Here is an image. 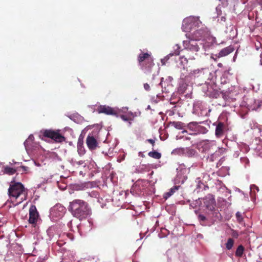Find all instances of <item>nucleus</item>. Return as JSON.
Segmentation results:
<instances>
[{
  "mask_svg": "<svg viewBox=\"0 0 262 262\" xmlns=\"http://www.w3.org/2000/svg\"><path fill=\"white\" fill-rule=\"evenodd\" d=\"M180 53V51L178 50H176L174 53H170L167 56H166L164 58L161 59V62L163 64H165V62L168 60L170 56H172L174 55H178Z\"/></svg>",
  "mask_w": 262,
  "mask_h": 262,
  "instance_id": "b1692460",
  "label": "nucleus"
},
{
  "mask_svg": "<svg viewBox=\"0 0 262 262\" xmlns=\"http://www.w3.org/2000/svg\"><path fill=\"white\" fill-rule=\"evenodd\" d=\"M185 139H186V140H188V139H189V138H187H187H186Z\"/></svg>",
  "mask_w": 262,
  "mask_h": 262,
  "instance_id": "79ce46f5",
  "label": "nucleus"
},
{
  "mask_svg": "<svg viewBox=\"0 0 262 262\" xmlns=\"http://www.w3.org/2000/svg\"><path fill=\"white\" fill-rule=\"evenodd\" d=\"M183 45L184 49L190 51L192 52H196L200 49L199 45L196 42V40L194 39L189 40H184Z\"/></svg>",
  "mask_w": 262,
  "mask_h": 262,
  "instance_id": "423d86ee",
  "label": "nucleus"
},
{
  "mask_svg": "<svg viewBox=\"0 0 262 262\" xmlns=\"http://www.w3.org/2000/svg\"><path fill=\"white\" fill-rule=\"evenodd\" d=\"M176 189H177V188L176 187L171 188L170 190H169V191L166 192L165 194L164 198L167 199V198L170 196L171 195H172L173 194Z\"/></svg>",
  "mask_w": 262,
  "mask_h": 262,
  "instance_id": "c85d7f7f",
  "label": "nucleus"
},
{
  "mask_svg": "<svg viewBox=\"0 0 262 262\" xmlns=\"http://www.w3.org/2000/svg\"><path fill=\"white\" fill-rule=\"evenodd\" d=\"M244 250L245 248L243 246H238L235 252V255L237 257H242Z\"/></svg>",
  "mask_w": 262,
  "mask_h": 262,
  "instance_id": "5701e85b",
  "label": "nucleus"
},
{
  "mask_svg": "<svg viewBox=\"0 0 262 262\" xmlns=\"http://www.w3.org/2000/svg\"><path fill=\"white\" fill-rule=\"evenodd\" d=\"M216 57L214 58L213 56H211V58H212L214 61H217V59L219 58L218 57H217V56L215 55Z\"/></svg>",
  "mask_w": 262,
  "mask_h": 262,
  "instance_id": "58836bf2",
  "label": "nucleus"
},
{
  "mask_svg": "<svg viewBox=\"0 0 262 262\" xmlns=\"http://www.w3.org/2000/svg\"><path fill=\"white\" fill-rule=\"evenodd\" d=\"M66 212L65 207L61 204H56L51 209V214L53 216L61 217Z\"/></svg>",
  "mask_w": 262,
  "mask_h": 262,
  "instance_id": "6e6552de",
  "label": "nucleus"
},
{
  "mask_svg": "<svg viewBox=\"0 0 262 262\" xmlns=\"http://www.w3.org/2000/svg\"><path fill=\"white\" fill-rule=\"evenodd\" d=\"M204 204L206 209L210 211H213L215 207V201L211 195H208L204 199Z\"/></svg>",
  "mask_w": 262,
  "mask_h": 262,
  "instance_id": "9d476101",
  "label": "nucleus"
},
{
  "mask_svg": "<svg viewBox=\"0 0 262 262\" xmlns=\"http://www.w3.org/2000/svg\"><path fill=\"white\" fill-rule=\"evenodd\" d=\"M160 84L162 88V92L163 93H169L170 91L172 89V85L168 83L166 80H164L163 78L161 79Z\"/></svg>",
  "mask_w": 262,
  "mask_h": 262,
  "instance_id": "2eb2a0df",
  "label": "nucleus"
},
{
  "mask_svg": "<svg viewBox=\"0 0 262 262\" xmlns=\"http://www.w3.org/2000/svg\"><path fill=\"white\" fill-rule=\"evenodd\" d=\"M148 155L152 158L156 159H159L161 158V153L157 151H152L148 152Z\"/></svg>",
  "mask_w": 262,
  "mask_h": 262,
  "instance_id": "aec40b11",
  "label": "nucleus"
},
{
  "mask_svg": "<svg viewBox=\"0 0 262 262\" xmlns=\"http://www.w3.org/2000/svg\"><path fill=\"white\" fill-rule=\"evenodd\" d=\"M198 219L201 222V224L203 226H206V225L204 223V222H205L206 220V217L204 215L200 214L198 215Z\"/></svg>",
  "mask_w": 262,
  "mask_h": 262,
  "instance_id": "c756f323",
  "label": "nucleus"
},
{
  "mask_svg": "<svg viewBox=\"0 0 262 262\" xmlns=\"http://www.w3.org/2000/svg\"><path fill=\"white\" fill-rule=\"evenodd\" d=\"M214 42V38L212 37H209L207 40L204 41L203 43H201L200 45H203V47L205 51H207L211 49Z\"/></svg>",
  "mask_w": 262,
  "mask_h": 262,
  "instance_id": "dca6fc26",
  "label": "nucleus"
},
{
  "mask_svg": "<svg viewBox=\"0 0 262 262\" xmlns=\"http://www.w3.org/2000/svg\"><path fill=\"white\" fill-rule=\"evenodd\" d=\"M225 19V17H222V20H224Z\"/></svg>",
  "mask_w": 262,
  "mask_h": 262,
  "instance_id": "a19ab883",
  "label": "nucleus"
},
{
  "mask_svg": "<svg viewBox=\"0 0 262 262\" xmlns=\"http://www.w3.org/2000/svg\"><path fill=\"white\" fill-rule=\"evenodd\" d=\"M221 2L224 7H227L228 5L229 0H219Z\"/></svg>",
  "mask_w": 262,
  "mask_h": 262,
  "instance_id": "72a5a7b5",
  "label": "nucleus"
},
{
  "mask_svg": "<svg viewBox=\"0 0 262 262\" xmlns=\"http://www.w3.org/2000/svg\"><path fill=\"white\" fill-rule=\"evenodd\" d=\"M217 66L220 68H222L223 67V64L222 63H219L217 64Z\"/></svg>",
  "mask_w": 262,
  "mask_h": 262,
  "instance_id": "ea45409f",
  "label": "nucleus"
},
{
  "mask_svg": "<svg viewBox=\"0 0 262 262\" xmlns=\"http://www.w3.org/2000/svg\"><path fill=\"white\" fill-rule=\"evenodd\" d=\"M137 60L142 70L149 72L154 66V60L150 53L142 52L139 54Z\"/></svg>",
  "mask_w": 262,
  "mask_h": 262,
  "instance_id": "7ed1b4c3",
  "label": "nucleus"
},
{
  "mask_svg": "<svg viewBox=\"0 0 262 262\" xmlns=\"http://www.w3.org/2000/svg\"><path fill=\"white\" fill-rule=\"evenodd\" d=\"M234 51V49L231 46H229L223 49L216 56L218 58L224 57L229 55L230 53Z\"/></svg>",
  "mask_w": 262,
  "mask_h": 262,
  "instance_id": "f3484780",
  "label": "nucleus"
},
{
  "mask_svg": "<svg viewBox=\"0 0 262 262\" xmlns=\"http://www.w3.org/2000/svg\"><path fill=\"white\" fill-rule=\"evenodd\" d=\"M236 217L237 219V222L239 224H244L243 218L242 217V214H241V212H236Z\"/></svg>",
  "mask_w": 262,
  "mask_h": 262,
  "instance_id": "bb28decb",
  "label": "nucleus"
},
{
  "mask_svg": "<svg viewBox=\"0 0 262 262\" xmlns=\"http://www.w3.org/2000/svg\"><path fill=\"white\" fill-rule=\"evenodd\" d=\"M120 117L124 121H129L131 120V118L126 115H120Z\"/></svg>",
  "mask_w": 262,
  "mask_h": 262,
  "instance_id": "2f4dec72",
  "label": "nucleus"
},
{
  "mask_svg": "<svg viewBox=\"0 0 262 262\" xmlns=\"http://www.w3.org/2000/svg\"><path fill=\"white\" fill-rule=\"evenodd\" d=\"M144 88L145 89V90L147 91H148L150 90V86L149 85L146 83H144Z\"/></svg>",
  "mask_w": 262,
  "mask_h": 262,
  "instance_id": "f704fd0d",
  "label": "nucleus"
},
{
  "mask_svg": "<svg viewBox=\"0 0 262 262\" xmlns=\"http://www.w3.org/2000/svg\"><path fill=\"white\" fill-rule=\"evenodd\" d=\"M83 144V137H81V136L79 137L77 143V147H78V150H80L81 148H82Z\"/></svg>",
  "mask_w": 262,
  "mask_h": 262,
  "instance_id": "cd10ccee",
  "label": "nucleus"
},
{
  "mask_svg": "<svg viewBox=\"0 0 262 262\" xmlns=\"http://www.w3.org/2000/svg\"><path fill=\"white\" fill-rule=\"evenodd\" d=\"M78 151L80 155H83L85 153V149H84L83 147L81 148L80 150H78Z\"/></svg>",
  "mask_w": 262,
  "mask_h": 262,
  "instance_id": "4c0bfd02",
  "label": "nucleus"
},
{
  "mask_svg": "<svg viewBox=\"0 0 262 262\" xmlns=\"http://www.w3.org/2000/svg\"><path fill=\"white\" fill-rule=\"evenodd\" d=\"M16 170L9 166H6L4 168V172L9 175H12L16 172Z\"/></svg>",
  "mask_w": 262,
  "mask_h": 262,
  "instance_id": "393cba45",
  "label": "nucleus"
},
{
  "mask_svg": "<svg viewBox=\"0 0 262 262\" xmlns=\"http://www.w3.org/2000/svg\"><path fill=\"white\" fill-rule=\"evenodd\" d=\"M42 136V139L46 141L44 138H49L56 143H62L64 141L66 138L61 133L59 129H45L40 132Z\"/></svg>",
  "mask_w": 262,
  "mask_h": 262,
  "instance_id": "20e7f679",
  "label": "nucleus"
},
{
  "mask_svg": "<svg viewBox=\"0 0 262 262\" xmlns=\"http://www.w3.org/2000/svg\"><path fill=\"white\" fill-rule=\"evenodd\" d=\"M146 141L148 142H149L150 144H151L152 146H154L155 143V140H154L153 139H147Z\"/></svg>",
  "mask_w": 262,
  "mask_h": 262,
  "instance_id": "e433bc0d",
  "label": "nucleus"
},
{
  "mask_svg": "<svg viewBox=\"0 0 262 262\" xmlns=\"http://www.w3.org/2000/svg\"><path fill=\"white\" fill-rule=\"evenodd\" d=\"M180 62L184 67L185 64L187 63L188 62V59L185 56H182L180 58Z\"/></svg>",
  "mask_w": 262,
  "mask_h": 262,
  "instance_id": "7c9ffc66",
  "label": "nucleus"
},
{
  "mask_svg": "<svg viewBox=\"0 0 262 262\" xmlns=\"http://www.w3.org/2000/svg\"><path fill=\"white\" fill-rule=\"evenodd\" d=\"M89 195L91 197H95L97 198L99 195L97 191H93L91 192H89Z\"/></svg>",
  "mask_w": 262,
  "mask_h": 262,
  "instance_id": "473e14b6",
  "label": "nucleus"
},
{
  "mask_svg": "<svg viewBox=\"0 0 262 262\" xmlns=\"http://www.w3.org/2000/svg\"><path fill=\"white\" fill-rule=\"evenodd\" d=\"M227 126L226 124L222 122H219L216 125L215 135L217 138L222 137L225 131L226 130Z\"/></svg>",
  "mask_w": 262,
  "mask_h": 262,
  "instance_id": "f8f14e48",
  "label": "nucleus"
},
{
  "mask_svg": "<svg viewBox=\"0 0 262 262\" xmlns=\"http://www.w3.org/2000/svg\"><path fill=\"white\" fill-rule=\"evenodd\" d=\"M234 241L232 238H229L226 244V247L228 250H231L234 245Z\"/></svg>",
  "mask_w": 262,
  "mask_h": 262,
  "instance_id": "a878e982",
  "label": "nucleus"
},
{
  "mask_svg": "<svg viewBox=\"0 0 262 262\" xmlns=\"http://www.w3.org/2000/svg\"><path fill=\"white\" fill-rule=\"evenodd\" d=\"M39 217L38 212L35 206L32 205L29 209V219L28 222L35 227Z\"/></svg>",
  "mask_w": 262,
  "mask_h": 262,
  "instance_id": "0eeeda50",
  "label": "nucleus"
},
{
  "mask_svg": "<svg viewBox=\"0 0 262 262\" xmlns=\"http://www.w3.org/2000/svg\"><path fill=\"white\" fill-rule=\"evenodd\" d=\"M8 192L10 198L17 199L20 197L19 203L26 200L27 192L23 185L20 183H15L13 184H11L8 189Z\"/></svg>",
  "mask_w": 262,
  "mask_h": 262,
  "instance_id": "f03ea898",
  "label": "nucleus"
},
{
  "mask_svg": "<svg viewBox=\"0 0 262 262\" xmlns=\"http://www.w3.org/2000/svg\"><path fill=\"white\" fill-rule=\"evenodd\" d=\"M24 171L26 172H27L29 170V167H27V166H21L20 167Z\"/></svg>",
  "mask_w": 262,
  "mask_h": 262,
  "instance_id": "c9c22d12",
  "label": "nucleus"
},
{
  "mask_svg": "<svg viewBox=\"0 0 262 262\" xmlns=\"http://www.w3.org/2000/svg\"><path fill=\"white\" fill-rule=\"evenodd\" d=\"M183 23L188 25L189 28L191 29L193 26H198L200 24H201L200 21L198 18L194 17H189L184 19Z\"/></svg>",
  "mask_w": 262,
  "mask_h": 262,
  "instance_id": "ddd939ff",
  "label": "nucleus"
},
{
  "mask_svg": "<svg viewBox=\"0 0 262 262\" xmlns=\"http://www.w3.org/2000/svg\"><path fill=\"white\" fill-rule=\"evenodd\" d=\"M171 154L175 155H182L185 154V148H177L172 150Z\"/></svg>",
  "mask_w": 262,
  "mask_h": 262,
  "instance_id": "6ab92c4d",
  "label": "nucleus"
},
{
  "mask_svg": "<svg viewBox=\"0 0 262 262\" xmlns=\"http://www.w3.org/2000/svg\"><path fill=\"white\" fill-rule=\"evenodd\" d=\"M194 77H201L202 78H204L205 73L203 70H196L193 71L192 73Z\"/></svg>",
  "mask_w": 262,
  "mask_h": 262,
  "instance_id": "4be33fe9",
  "label": "nucleus"
},
{
  "mask_svg": "<svg viewBox=\"0 0 262 262\" xmlns=\"http://www.w3.org/2000/svg\"><path fill=\"white\" fill-rule=\"evenodd\" d=\"M196 154V151L195 149L191 148H185V154L189 157H192Z\"/></svg>",
  "mask_w": 262,
  "mask_h": 262,
  "instance_id": "412c9836",
  "label": "nucleus"
},
{
  "mask_svg": "<svg viewBox=\"0 0 262 262\" xmlns=\"http://www.w3.org/2000/svg\"><path fill=\"white\" fill-rule=\"evenodd\" d=\"M88 147L91 150H94L98 146V142L96 139L92 135L89 134L86 139Z\"/></svg>",
  "mask_w": 262,
  "mask_h": 262,
  "instance_id": "9b49d317",
  "label": "nucleus"
},
{
  "mask_svg": "<svg viewBox=\"0 0 262 262\" xmlns=\"http://www.w3.org/2000/svg\"><path fill=\"white\" fill-rule=\"evenodd\" d=\"M208 31L206 29L201 28L200 29L196 30L193 32L192 34V37L195 40H200L202 39H204L208 36Z\"/></svg>",
  "mask_w": 262,
  "mask_h": 262,
  "instance_id": "1a4fd4ad",
  "label": "nucleus"
},
{
  "mask_svg": "<svg viewBox=\"0 0 262 262\" xmlns=\"http://www.w3.org/2000/svg\"><path fill=\"white\" fill-rule=\"evenodd\" d=\"M201 148L202 152H209L213 145V143L212 142L209 141L208 140L204 141L201 143Z\"/></svg>",
  "mask_w": 262,
  "mask_h": 262,
  "instance_id": "4468645a",
  "label": "nucleus"
},
{
  "mask_svg": "<svg viewBox=\"0 0 262 262\" xmlns=\"http://www.w3.org/2000/svg\"><path fill=\"white\" fill-rule=\"evenodd\" d=\"M97 111L99 114H105L107 115H112L118 117L120 114V111L117 108H113L106 105H101L97 109Z\"/></svg>",
  "mask_w": 262,
  "mask_h": 262,
  "instance_id": "39448f33",
  "label": "nucleus"
},
{
  "mask_svg": "<svg viewBox=\"0 0 262 262\" xmlns=\"http://www.w3.org/2000/svg\"><path fill=\"white\" fill-rule=\"evenodd\" d=\"M69 210L72 214L80 220L86 219L91 214V209L87 202L75 199L70 203Z\"/></svg>",
  "mask_w": 262,
  "mask_h": 262,
  "instance_id": "f257e3e1",
  "label": "nucleus"
},
{
  "mask_svg": "<svg viewBox=\"0 0 262 262\" xmlns=\"http://www.w3.org/2000/svg\"><path fill=\"white\" fill-rule=\"evenodd\" d=\"M169 124L171 126H173L174 128L178 129H182L185 126L184 123L179 121L170 122Z\"/></svg>",
  "mask_w": 262,
  "mask_h": 262,
  "instance_id": "a211bd4d",
  "label": "nucleus"
}]
</instances>
